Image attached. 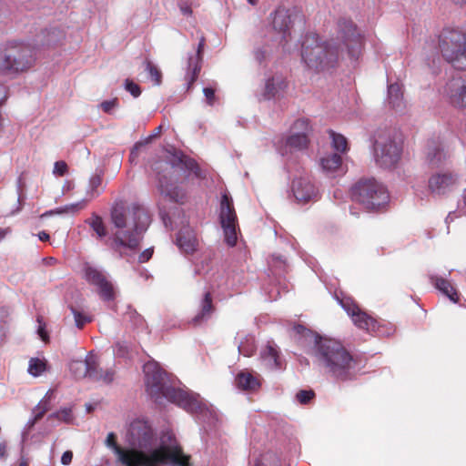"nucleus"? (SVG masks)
Returning <instances> with one entry per match:
<instances>
[{"label":"nucleus","mask_w":466,"mask_h":466,"mask_svg":"<svg viewBox=\"0 0 466 466\" xmlns=\"http://www.w3.org/2000/svg\"><path fill=\"white\" fill-rule=\"evenodd\" d=\"M105 444L107 448L111 449L114 453L116 455L118 462H127V452L129 451L128 449H124L118 446L116 443V436L114 432H109L105 441Z\"/></svg>","instance_id":"7c9ffc66"},{"label":"nucleus","mask_w":466,"mask_h":466,"mask_svg":"<svg viewBox=\"0 0 466 466\" xmlns=\"http://www.w3.org/2000/svg\"><path fill=\"white\" fill-rule=\"evenodd\" d=\"M103 175L102 170H96V172L90 177L86 192V198L83 199L86 200V203L97 198L102 193Z\"/></svg>","instance_id":"bb28decb"},{"label":"nucleus","mask_w":466,"mask_h":466,"mask_svg":"<svg viewBox=\"0 0 466 466\" xmlns=\"http://www.w3.org/2000/svg\"><path fill=\"white\" fill-rule=\"evenodd\" d=\"M219 220L227 244L230 247L235 246L237 243V215L232 199L227 194H223L221 198Z\"/></svg>","instance_id":"ddd939ff"},{"label":"nucleus","mask_w":466,"mask_h":466,"mask_svg":"<svg viewBox=\"0 0 466 466\" xmlns=\"http://www.w3.org/2000/svg\"><path fill=\"white\" fill-rule=\"evenodd\" d=\"M339 304L359 329L368 332L377 333L380 336H389L393 332L391 327L385 329V327L379 324L376 319L362 311L350 298L339 299Z\"/></svg>","instance_id":"9b49d317"},{"label":"nucleus","mask_w":466,"mask_h":466,"mask_svg":"<svg viewBox=\"0 0 466 466\" xmlns=\"http://www.w3.org/2000/svg\"><path fill=\"white\" fill-rule=\"evenodd\" d=\"M320 166L323 171L333 173L341 166V157L338 153H331L320 158Z\"/></svg>","instance_id":"2f4dec72"},{"label":"nucleus","mask_w":466,"mask_h":466,"mask_svg":"<svg viewBox=\"0 0 466 466\" xmlns=\"http://www.w3.org/2000/svg\"><path fill=\"white\" fill-rule=\"evenodd\" d=\"M458 212L460 213V215H466V189L464 190L461 196V200L459 202Z\"/></svg>","instance_id":"4d7b16f0"},{"label":"nucleus","mask_w":466,"mask_h":466,"mask_svg":"<svg viewBox=\"0 0 466 466\" xmlns=\"http://www.w3.org/2000/svg\"><path fill=\"white\" fill-rule=\"evenodd\" d=\"M49 392L45 398L34 408L33 414H36V419H42L45 413L50 409Z\"/></svg>","instance_id":"a19ab883"},{"label":"nucleus","mask_w":466,"mask_h":466,"mask_svg":"<svg viewBox=\"0 0 466 466\" xmlns=\"http://www.w3.org/2000/svg\"><path fill=\"white\" fill-rule=\"evenodd\" d=\"M213 312L212 298L209 292H206L200 304V311L192 319L194 325H200L208 320Z\"/></svg>","instance_id":"c85d7f7f"},{"label":"nucleus","mask_w":466,"mask_h":466,"mask_svg":"<svg viewBox=\"0 0 466 466\" xmlns=\"http://www.w3.org/2000/svg\"><path fill=\"white\" fill-rule=\"evenodd\" d=\"M176 243L180 251L184 254H193L198 246L196 233L189 227L183 228L179 230Z\"/></svg>","instance_id":"5701e85b"},{"label":"nucleus","mask_w":466,"mask_h":466,"mask_svg":"<svg viewBox=\"0 0 466 466\" xmlns=\"http://www.w3.org/2000/svg\"><path fill=\"white\" fill-rule=\"evenodd\" d=\"M457 182L452 173H435L428 181L429 191L434 196H442L450 192Z\"/></svg>","instance_id":"6ab92c4d"},{"label":"nucleus","mask_w":466,"mask_h":466,"mask_svg":"<svg viewBox=\"0 0 466 466\" xmlns=\"http://www.w3.org/2000/svg\"><path fill=\"white\" fill-rule=\"evenodd\" d=\"M161 130H162V127L161 126L157 127L155 129L154 133L152 135H150L145 142H137L135 144V146L133 147V148L130 152L131 161H134L135 158L137 157L139 148L142 147L144 145L147 144L153 137L159 136L161 133Z\"/></svg>","instance_id":"79ce46f5"},{"label":"nucleus","mask_w":466,"mask_h":466,"mask_svg":"<svg viewBox=\"0 0 466 466\" xmlns=\"http://www.w3.org/2000/svg\"><path fill=\"white\" fill-rule=\"evenodd\" d=\"M73 459V452L71 451H66L62 454L61 463L63 465H69Z\"/></svg>","instance_id":"13d9d810"},{"label":"nucleus","mask_w":466,"mask_h":466,"mask_svg":"<svg viewBox=\"0 0 466 466\" xmlns=\"http://www.w3.org/2000/svg\"><path fill=\"white\" fill-rule=\"evenodd\" d=\"M388 101L390 106L396 110L401 109L403 106V94L401 86L395 83L388 87Z\"/></svg>","instance_id":"c756f323"},{"label":"nucleus","mask_w":466,"mask_h":466,"mask_svg":"<svg viewBox=\"0 0 466 466\" xmlns=\"http://www.w3.org/2000/svg\"><path fill=\"white\" fill-rule=\"evenodd\" d=\"M314 391L313 390H299L297 395L296 399L301 404H307L313 397H314Z\"/></svg>","instance_id":"de8ad7c7"},{"label":"nucleus","mask_w":466,"mask_h":466,"mask_svg":"<svg viewBox=\"0 0 466 466\" xmlns=\"http://www.w3.org/2000/svg\"><path fill=\"white\" fill-rule=\"evenodd\" d=\"M439 47L444 59L453 67L466 69V32L445 28L439 36Z\"/></svg>","instance_id":"1a4fd4ad"},{"label":"nucleus","mask_w":466,"mask_h":466,"mask_svg":"<svg viewBox=\"0 0 466 466\" xmlns=\"http://www.w3.org/2000/svg\"><path fill=\"white\" fill-rule=\"evenodd\" d=\"M53 419H56L58 420L69 423L73 419L72 410L69 408H63L60 410L54 412L47 417V420H49Z\"/></svg>","instance_id":"37998d69"},{"label":"nucleus","mask_w":466,"mask_h":466,"mask_svg":"<svg viewBox=\"0 0 466 466\" xmlns=\"http://www.w3.org/2000/svg\"><path fill=\"white\" fill-rule=\"evenodd\" d=\"M86 223L96 232L99 239H105L108 236V231L106 224L102 218L96 214H93L92 217L86 220Z\"/></svg>","instance_id":"473e14b6"},{"label":"nucleus","mask_w":466,"mask_h":466,"mask_svg":"<svg viewBox=\"0 0 466 466\" xmlns=\"http://www.w3.org/2000/svg\"><path fill=\"white\" fill-rule=\"evenodd\" d=\"M402 154V142L391 129H379L374 134L372 155L376 165L390 169L399 163Z\"/></svg>","instance_id":"0eeeda50"},{"label":"nucleus","mask_w":466,"mask_h":466,"mask_svg":"<svg viewBox=\"0 0 466 466\" xmlns=\"http://www.w3.org/2000/svg\"><path fill=\"white\" fill-rule=\"evenodd\" d=\"M272 260L275 261L274 263L279 262V263H285L284 258L281 256L273 255Z\"/></svg>","instance_id":"774afa93"},{"label":"nucleus","mask_w":466,"mask_h":466,"mask_svg":"<svg viewBox=\"0 0 466 466\" xmlns=\"http://www.w3.org/2000/svg\"><path fill=\"white\" fill-rule=\"evenodd\" d=\"M361 46V38L351 20L341 18L338 22L337 39L320 42L317 34H307L301 45V58L306 66L315 71L334 67L344 49L349 56L357 59Z\"/></svg>","instance_id":"f257e3e1"},{"label":"nucleus","mask_w":466,"mask_h":466,"mask_svg":"<svg viewBox=\"0 0 466 466\" xmlns=\"http://www.w3.org/2000/svg\"><path fill=\"white\" fill-rule=\"evenodd\" d=\"M125 88L134 97H137L141 94V89L139 86L134 83L132 80L127 79L125 82Z\"/></svg>","instance_id":"09e8293b"},{"label":"nucleus","mask_w":466,"mask_h":466,"mask_svg":"<svg viewBox=\"0 0 466 466\" xmlns=\"http://www.w3.org/2000/svg\"><path fill=\"white\" fill-rule=\"evenodd\" d=\"M112 236L106 242L110 248L122 253L123 250H136L139 248L143 234L151 223L147 209L137 202L116 200L110 208Z\"/></svg>","instance_id":"f03ea898"},{"label":"nucleus","mask_w":466,"mask_h":466,"mask_svg":"<svg viewBox=\"0 0 466 466\" xmlns=\"http://www.w3.org/2000/svg\"><path fill=\"white\" fill-rule=\"evenodd\" d=\"M448 153L445 150L442 140L439 137L428 140L424 160L428 167H440L446 161Z\"/></svg>","instance_id":"dca6fc26"},{"label":"nucleus","mask_w":466,"mask_h":466,"mask_svg":"<svg viewBox=\"0 0 466 466\" xmlns=\"http://www.w3.org/2000/svg\"><path fill=\"white\" fill-rule=\"evenodd\" d=\"M126 442L130 448L129 451L147 455L160 451L161 456L171 457L165 461V464L188 466V458L183 453L175 435L170 431L164 432L160 442L157 443L156 432L147 420L140 419L133 420L127 431Z\"/></svg>","instance_id":"20e7f679"},{"label":"nucleus","mask_w":466,"mask_h":466,"mask_svg":"<svg viewBox=\"0 0 466 466\" xmlns=\"http://www.w3.org/2000/svg\"><path fill=\"white\" fill-rule=\"evenodd\" d=\"M143 370L147 391L155 401L160 402L161 399L165 398L187 411L197 413L198 419L204 423L215 424L218 420L217 414L202 404L195 395L169 386L167 373L159 368L157 362L146 363Z\"/></svg>","instance_id":"7ed1b4c3"},{"label":"nucleus","mask_w":466,"mask_h":466,"mask_svg":"<svg viewBox=\"0 0 466 466\" xmlns=\"http://www.w3.org/2000/svg\"><path fill=\"white\" fill-rule=\"evenodd\" d=\"M34 61V48L21 41H8L0 51V71L5 74L27 70Z\"/></svg>","instance_id":"6e6552de"},{"label":"nucleus","mask_w":466,"mask_h":466,"mask_svg":"<svg viewBox=\"0 0 466 466\" xmlns=\"http://www.w3.org/2000/svg\"><path fill=\"white\" fill-rule=\"evenodd\" d=\"M455 214H456V212H450V213L448 214V216H447V218H446V220H445L447 224H450L451 221H453V219H454L455 218H457V217H458V216H456Z\"/></svg>","instance_id":"69168bd1"},{"label":"nucleus","mask_w":466,"mask_h":466,"mask_svg":"<svg viewBox=\"0 0 466 466\" xmlns=\"http://www.w3.org/2000/svg\"><path fill=\"white\" fill-rule=\"evenodd\" d=\"M204 46L205 37L201 36L196 54L189 55L187 57L185 75V85L187 91L191 89L192 85L198 79L199 72L201 70V61Z\"/></svg>","instance_id":"a211bd4d"},{"label":"nucleus","mask_w":466,"mask_h":466,"mask_svg":"<svg viewBox=\"0 0 466 466\" xmlns=\"http://www.w3.org/2000/svg\"><path fill=\"white\" fill-rule=\"evenodd\" d=\"M36 322L38 323L37 329H36L38 336L44 342H46V343L48 342L49 341V334L46 330V325L45 321L43 320L42 316H37Z\"/></svg>","instance_id":"a18cd8bd"},{"label":"nucleus","mask_w":466,"mask_h":466,"mask_svg":"<svg viewBox=\"0 0 466 466\" xmlns=\"http://www.w3.org/2000/svg\"><path fill=\"white\" fill-rule=\"evenodd\" d=\"M203 94L205 96L207 104L211 106H214L217 100L215 89L212 87H205L203 88Z\"/></svg>","instance_id":"8fccbe9b"},{"label":"nucleus","mask_w":466,"mask_h":466,"mask_svg":"<svg viewBox=\"0 0 466 466\" xmlns=\"http://www.w3.org/2000/svg\"><path fill=\"white\" fill-rule=\"evenodd\" d=\"M286 87L285 78L281 75H275L266 80L261 96L265 100H270L278 96Z\"/></svg>","instance_id":"393cba45"},{"label":"nucleus","mask_w":466,"mask_h":466,"mask_svg":"<svg viewBox=\"0 0 466 466\" xmlns=\"http://www.w3.org/2000/svg\"><path fill=\"white\" fill-rule=\"evenodd\" d=\"M45 370H46V362L44 360L37 359V358H32L29 360L28 372L31 375L37 377V376L41 375Z\"/></svg>","instance_id":"58836bf2"},{"label":"nucleus","mask_w":466,"mask_h":466,"mask_svg":"<svg viewBox=\"0 0 466 466\" xmlns=\"http://www.w3.org/2000/svg\"><path fill=\"white\" fill-rule=\"evenodd\" d=\"M238 352L245 357L252 356L256 350L254 337L250 335L245 336V338L238 344Z\"/></svg>","instance_id":"c9c22d12"},{"label":"nucleus","mask_w":466,"mask_h":466,"mask_svg":"<svg viewBox=\"0 0 466 466\" xmlns=\"http://www.w3.org/2000/svg\"><path fill=\"white\" fill-rule=\"evenodd\" d=\"M329 133L330 138L332 139L333 148L340 153L346 152L348 150V143L346 137L340 134L335 133L332 130H329Z\"/></svg>","instance_id":"4c0bfd02"},{"label":"nucleus","mask_w":466,"mask_h":466,"mask_svg":"<svg viewBox=\"0 0 466 466\" xmlns=\"http://www.w3.org/2000/svg\"><path fill=\"white\" fill-rule=\"evenodd\" d=\"M442 96L456 107L466 106V79L459 76L450 79L442 88Z\"/></svg>","instance_id":"2eb2a0df"},{"label":"nucleus","mask_w":466,"mask_h":466,"mask_svg":"<svg viewBox=\"0 0 466 466\" xmlns=\"http://www.w3.org/2000/svg\"><path fill=\"white\" fill-rule=\"evenodd\" d=\"M85 278L88 283L98 288V294L104 300L110 301L115 299V288L112 282L107 279L104 271L86 265L85 267Z\"/></svg>","instance_id":"4468645a"},{"label":"nucleus","mask_w":466,"mask_h":466,"mask_svg":"<svg viewBox=\"0 0 466 466\" xmlns=\"http://www.w3.org/2000/svg\"><path fill=\"white\" fill-rule=\"evenodd\" d=\"M235 382L238 389L251 392L257 391L261 386L259 375H254L246 370L237 375Z\"/></svg>","instance_id":"a878e982"},{"label":"nucleus","mask_w":466,"mask_h":466,"mask_svg":"<svg viewBox=\"0 0 466 466\" xmlns=\"http://www.w3.org/2000/svg\"><path fill=\"white\" fill-rule=\"evenodd\" d=\"M163 167H165L164 173H157L158 190L162 195L167 197L170 200L182 203L186 198V194L184 190L177 185V181L173 180L172 178L174 169L180 168L181 170L191 171L197 177H199L200 168L198 163L181 152H175L171 155L167 161L157 162L156 164L155 169L162 168Z\"/></svg>","instance_id":"423d86ee"},{"label":"nucleus","mask_w":466,"mask_h":466,"mask_svg":"<svg viewBox=\"0 0 466 466\" xmlns=\"http://www.w3.org/2000/svg\"><path fill=\"white\" fill-rule=\"evenodd\" d=\"M86 207V200H81L76 203L66 205L63 208H57L53 210L45 212L41 217H48L53 215H61L65 213H76L77 211L84 209Z\"/></svg>","instance_id":"72a5a7b5"},{"label":"nucleus","mask_w":466,"mask_h":466,"mask_svg":"<svg viewBox=\"0 0 466 466\" xmlns=\"http://www.w3.org/2000/svg\"><path fill=\"white\" fill-rule=\"evenodd\" d=\"M95 357H87L85 360H72L69 364L71 373L76 379H97L96 371L92 370Z\"/></svg>","instance_id":"b1692460"},{"label":"nucleus","mask_w":466,"mask_h":466,"mask_svg":"<svg viewBox=\"0 0 466 466\" xmlns=\"http://www.w3.org/2000/svg\"><path fill=\"white\" fill-rule=\"evenodd\" d=\"M67 171V165L65 161H56L54 165V174L57 176H64Z\"/></svg>","instance_id":"3c124183"},{"label":"nucleus","mask_w":466,"mask_h":466,"mask_svg":"<svg viewBox=\"0 0 466 466\" xmlns=\"http://www.w3.org/2000/svg\"><path fill=\"white\" fill-rule=\"evenodd\" d=\"M145 70L148 73L154 85L159 86L162 83V73L158 67L154 65L150 60L146 59L144 62Z\"/></svg>","instance_id":"e433bc0d"},{"label":"nucleus","mask_w":466,"mask_h":466,"mask_svg":"<svg viewBox=\"0 0 466 466\" xmlns=\"http://www.w3.org/2000/svg\"><path fill=\"white\" fill-rule=\"evenodd\" d=\"M315 347L318 361L329 375L342 381L354 378L357 361L340 342L319 339Z\"/></svg>","instance_id":"39448f33"},{"label":"nucleus","mask_w":466,"mask_h":466,"mask_svg":"<svg viewBox=\"0 0 466 466\" xmlns=\"http://www.w3.org/2000/svg\"><path fill=\"white\" fill-rule=\"evenodd\" d=\"M6 454V445L0 443V459L4 458Z\"/></svg>","instance_id":"338daca9"},{"label":"nucleus","mask_w":466,"mask_h":466,"mask_svg":"<svg viewBox=\"0 0 466 466\" xmlns=\"http://www.w3.org/2000/svg\"><path fill=\"white\" fill-rule=\"evenodd\" d=\"M125 319H128L136 328L142 327L145 323L143 317L130 307H128L127 311L125 313Z\"/></svg>","instance_id":"c03bdc74"},{"label":"nucleus","mask_w":466,"mask_h":466,"mask_svg":"<svg viewBox=\"0 0 466 466\" xmlns=\"http://www.w3.org/2000/svg\"><path fill=\"white\" fill-rule=\"evenodd\" d=\"M91 367H92V370H94V371H96V377H97V379H90L91 380L96 381V382H103L106 384H109L113 381L114 377H115V371L112 369H107L106 370H103L99 367V363L96 358L94 360L93 366H91Z\"/></svg>","instance_id":"f704fd0d"},{"label":"nucleus","mask_w":466,"mask_h":466,"mask_svg":"<svg viewBox=\"0 0 466 466\" xmlns=\"http://www.w3.org/2000/svg\"><path fill=\"white\" fill-rule=\"evenodd\" d=\"M293 129L298 130L287 138V146L296 149H303L309 143L308 133L309 123L307 119H298L294 122Z\"/></svg>","instance_id":"4be33fe9"},{"label":"nucleus","mask_w":466,"mask_h":466,"mask_svg":"<svg viewBox=\"0 0 466 466\" xmlns=\"http://www.w3.org/2000/svg\"><path fill=\"white\" fill-rule=\"evenodd\" d=\"M179 9L184 15H190L192 14L191 6L182 0L178 3Z\"/></svg>","instance_id":"6e6d98bb"},{"label":"nucleus","mask_w":466,"mask_h":466,"mask_svg":"<svg viewBox=\"0 0 466 466\" xmlns=\"http://www.w3.org/2000/svg\"><path fill=\"white\" fill-rule=\"evenodd\" d=\"M7 90L5 86L0 85V105L6 99Z\"/></svg>","instance_id":"052dcab7"},{"label":"nucleus","mask_w":466,"mask_h":466,"mask_svg":"<svg viewBox=\"0 0 466 466\" xmlns=\"http://www.w3.org/2000/svg\"><path fill=\"white\" fill-rule=\"evenodd\" d=\"M43 262L46 265H53L56 262V259L53 257H47V258H43Z\"/></svg>","instance_id":"e2e57ef3"},{"label":"nucleus","mask_w":466,"mask_h":466,"mask_svg":"<svg viewBox=\"0 0 466 466\" xmlns=\"http://www.w3.org/2000/svg\"><path fill=\"white\" fill-rule=\"evenodd\" d=\"M129 348L126 341H117L114 346V354L116 357L125 358L128 355Z\"/></svg>","instance_id":"49530a36"},{"label":"nucleus","mask_w":466,"mask_h":466,"mask_svg":"<svg viewBox=\"0 0 466 466\" xmlns=\"http://www.w3.org/2000/svg\"><path fill=\"white\" fill-rule=\"evenodd\" d=\"M431 282L434 287L446 295L452 302L459 301V295L451 284L445 279L438 276H431Z\"/></svg>","instance_id":"cd10ccee"},{"label":"nucleus","mask_w":466,"mask_h":466,"mask_svg":"<svg viewBox=\"0 0 466 466\" xmlns=\"http://www.w3.org/2000/svg\"><path fill=\"white\" fill-rule=\"evenodd\" d=\"M70 310L74 316L76 326L78 329H82L86 323L92 321V318L90 316L79 311L73 306L70 307Z\"/></svg>","instance_id":"ea45409f"},{"label":"nucleus","mask_w":466,"mask_h":466,"mask_svg":"<svg viewBox=\"0 0 466 466\" xmlns=\"http://www.w3.org/2000/svg\"><path fill=\"white\" fill-rule=\"evenodd\" d=\"M271 457H273V455L270 453L262 456L260 459L257 460L254 466H267L266 461H268V458Z\"/></svg>","instance_id":"bf43d9fd"},{"label":"nucleus","mask_w":466,"mask_h":466,"mask_svg":"<svg viewBox=\"0 0 466 466\" xmlns=\"http://www.w3.org/2000/svg\"><path fill=\"white\" fill-rule=\"evenodd\" d=\"M292 192L297 201L300 203L316 201L319 198V190L308 177L294 179Z\"/></svg>","instance_id":"f3484780"},{"label":"nucleus","mask_w":466,"mask_h":466,"mask_svg":"<svg viewBox=\"0 0 466 466\" xmlns=\"http://www.w3.org/2000/svg\"><path fill=\"white\" fill-rule=\"evenodd\" d=\"M117 105L116 99L104 101L101 103V108L106 112L109 113L112 108L116 107Z\"/></svg>","instance_id":"5fc2aeb1"},{"label":"nucleus","mask_w":466,"mask_h":466,"mask_svg":"<svg viewBox=\"0 0 466 466\" xmlns=\"http://www.w3.org/2000/svg\"><path fill=\"white\" fill-rule=\"evenodd\" d=\"M153 255V248H147L145 249L138 257V261L140 263H145L148 261Z\"/></svg>","instance_id":"864d4df0"},{"label":"nucleus","mask_w":466,"mask_h":466,"mask_svg":"<svg viewBox=\"0 0 466 466\" xmlns=\"http://www.w3.org/2000/svg\"><path fill=\"white\" fill-rule=\"evenodd\" d=\"M38 238L41 241H46L49 239V235L46 231H41L38 234Z\"/></svg>","instance_id":"0e129e2a"},{"label":"nucleus","mask_w":466,"mask_h":466,"mask_svg":"<svg viewBox=\"0 0 466 466\" xmlns=\"http://www.w3.org/2000/svg\"><path fill=\"white\" fill-rule=\"evenodd\" d=\"M351 197L368 210H378L390 200L387 188L374 178L356 183L351 188Z\"/></svg>","instance_id":"9d476101"},{"label":"nucleus","mask_w":466,"mask_h":466,"mask_svg":"<svg viewBox=\"0 0 466 466\" xmlns=\"http://www.w3.org/2000/svg\"><path fill=\"white\" fill-rule=\"evenodd\" d=\"M40 419H36V414H34V418L32 420H29L26 426L28 430H30L34 425Z\"/></svg>","instance_id":"680f3d73"},{"label":"nucleus","mask_w":466,"mask_h":466,"mask_svg":"<svg viewBox=\"0 0 466 466\" xmlns=\"http://www.w3.org/2000/svg\"><path fill=\"white\" fill-rule=\"evenodd\" d=\"M254 56L258 64L263 63L267 57V51L261 47H258L254 50Z\"/></svg>","instance_id":"603ef678"},{"label":"nucleus","mask_w":466,"mask_h":466,"mask_svg":"<svg viewBox=\"0 0 466 466\" xmlns=\"http://www.w3.org/2000/svg\"><path fill=\"white\" fill-rule=\"evenodd\" d=\"M261 364L268 370L282 369L280 352L274 341H268L259 353Z\"/></svg>","instance_id":"412c9836"},{"label":"nucleus","mask_w":466,"mask_h":466,"mask_svg":"<svg viewBox=\"0 0 466 466\" xmlns=\"http://www.w3.org/2000/svg\"><path fill=\"white\" fill-rule=\"evenodd\" d=\"M304 15L297 7H279L272 18L273 29L281 35V40L287 41L290 35V28L296 23H302Z\"/></svg>","instance_id":"f8f14e48"},{"label":"nucleus","mask_w":466,"mask_h":466,"mask_svg":"<svg viewBox=\"0 0 466 466\" xmlns=\"http://www.w3.org/2000/svg\"><path fill=\"white\" fill-rule=\"evenodd\" d=\"M160 451H153L150 454H144L136 451H127V462H120L124 466H163L165 461L171 457H165L159 454Z\"/></svg>","instance_id":"aec40b11"}]
</instances>
